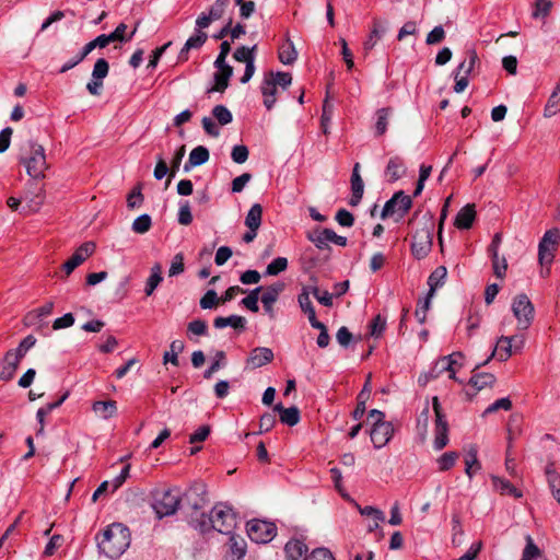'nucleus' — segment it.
I'll use <instances>...</instances> for the list:
<instances>
[{
    "label": "nucleus",
    "instance_id": "nucleus-1",
    "mask_svg": "<svg viewBox=\"0 0 560 560\" xmlns=\"http://www.w3.org/2000/svg\"><path fill=\"white\" fill-rule=\"evenodd\" d=\"M237 516L233 509L223 502L217 503L209 514H200V517H191V526L200 533H208L212 529L230 535L236 527Z\"/></svg>",
    "mask_w": 560,
    "mask_h": 560
},
{
    "label": "nucleus",
    "instance_id": "nucleus-2",
    "mask_svg": "<svg viewBox=\"0 0 560 560\" xmlns=\"http://www.w3.org/2000/svg\"><path fill=\"white\" fill-rule=\"evenodd\" d=\"M130 545V530L121 523H113L97 541L100 552L109 559H118Z\"/></svg>",
    "mask_w": 560,
    "mask_h": 560
},
{
    "label": "nucleus",
    "instance_id": "nucleus-3",
    "mask_svg": "<svg viewBox=\"0 0 560 560\" xmlns=\"http://www.w3.org/2000/svg\"><path fill=\"white\" fill-rule=\"evenodd\" d=\"M35 345L33 336L25 337L15 351H9L2 361H0V381H10L22 358L27 353L30 349Z\"/></svg>",
    "mask_w": 560,
    "mask_h": 560
},
{
    "label": "nucleus",
    "instance_id": "nucleus-4",
    "mask_svg": "<svg viewBox=\"0 0 560 560\" xmlns=\"http://www.w3.org/2000/svg\"><path fill=\"white\" fill-rule=\"evenodd\" d=\"M207 503V489L201 482L192 483L182 495V509H189V524L191 525V517H200L201 509Z\"/></svg>",
    "mask_w": 560,
    "mask_h": 560
},
{
    "label": "nucleus",
    "instance_id": "nucleus-5",
    "mask_svg": "<svg viewBox=\"0 0 560 560\" xmlns=\"http://www.w3.org/2000/svg\"><path fill=\"white\" fill-rule=\"evenodd\" d=\"M412 206V199L409 195H406L402 190L395 192L390 199H388L381 212V218L384 220L388 217L397 215L396 222L401 220Z\"/></svg>",
    "mask_w": 560,
    "mask_h": 560
},
{
    "label": "nucleus",
    "instance_id": "nucleus-6",
    "mask_svg": "<svg viewBox=\"0 0 560 560\" xmlns=\"http://www.w3.org/2000/svg\"><path fill=\"white\" fill-rule=\"evenodd\" d=\"M247 535L256 544H267L277 534L275 523L264 520H252L246 525Z\"/></svg>",
    "mask_w": 560,
    "mask_h": 560
},
{
    "label": "nucleus",
    "instance_id": "nucleus-7",
    "mask_svg": "<svg viewBox=\"0 0 560 560\" xmlns=\"http://www.w3.org/2000/svg\"><path fill=\"white\" fill-rule=\"evenodd\" d=\"M182 506V493L178 489L163 491L155 499L154 510L160 517L173 515Z\"/></svg>",
    "mask_w": 560,
    "mask_h": 560
},
{
    "label": "nucleus",
    "instance_id": "nucleus-8",
    "mask_svg": "<svg viewBox=\"0 0 560 560\" xmlns=\"http://www.w3.org/2000/svg\"><path fill=\"white\" fill-rule=\"evenodd\" d=\"M512 312L520 329H527L534 319V305L526 294H518L512 303Z\"/></svg>",
    "mask_w": 560,
    "mask_h": 560
},
{
    "label": "nucleus",
    "instance_id": "nucleus-9",
    "mask_svg": "<svg viewBox=\"0 0 560 560\" xmlns=\"http://www.w3.org/2000/svg\"><path fill=\"white\" fill-rule=\"evenodd\" d=\"M560 241V231L556 228L545 232L538 244V259L541 265H550Z\"/></svg>",
    "mask_w": 560,
    "mask_h": 560
},
{
    "label": "nucleus",
    "instance_id": "nucleus-10",
    "mask_svg": "<svg viewBox=\"0 0 560 560\" xmlns=\"http://www.w3.org/2000/svg\"><path fill=\"white\" fill-rule=\"evenodd\" d=\"M432 224L416 231L411 243V253L416 259L420 260L428 256L432 248Z\"/></svg>",
    "mask_w": 560,
    "mask_h": 560
},
{
    "label": "nucleus",
    "instance_id": "nucleus-11",
    "mask_svg": "<svg viewBox=\"0 0 560 560\" xmlns=\"http://www.w3.org/2000/svg\"><path fill=\"white\" fill-rule=\"evenodd\" d=\"M307 240L312 242L318 249H327L329 243L345 247L347 245V237L338 235L331 229H316L307 233Z\"/></svg>",
    "mask_w": 560,
    "mask_h": 560
},
{
    "label": "nucleus",
    "instance_id": "nucleus-12",
    "mask_svg": "<svg viewBox=\"0 0 560 560\" xmlns=\"http://www.w3.org/2000/svg\"><path fill=\"white\" fill-rule=\"evenodd\" d=\"M433 409L435 412V436L433 441V447L435 451L443 450L448 443V424L441 411V406L438 397L433 398Z\"/></svg>",
    "mask_w": 560,
    "mask_h": 560
},
{
    "label": "nucleus",
    "instance_id": "nucleus-13",
    "mask_svg": "<svg viewBox=\"0 0 560 560\" xmlns=\"http://www.w3.org/2000/svg\"><path fill=\"white\" fill-rule=\"evenodd\" d=\"M518 338V336H502L498 339L495 347L493 348L490 357L482 363L476 365L475 370L480 369L482 365H486L492 358H497V360L503 362L506 361L512 354L513 341Z\"/></svg>",
    "mask_w": 560,
    "mask_h": 560
},
{
    "label": "nucleus",
    "instance_id": "nucleus-14",
    "mask_svg": "<svg viewBox=\"0 0 560 560\" xmlns=\"http://www.w3.org/2000/svg\"><path fill=\"white\" fill-rule=\"evenodd\" d=\"M394 428L392 422L373 423L370 431L371 441L375 448H382L392 439Z\"/></svg>",
    "mask_w": 560,
    "mask_h": 560
},
{
    "label": "nucleus",
    "instance_id": "nucleus-15",
    "mask_svg": "<svg viewBox=\"0 0 560 560\" xmlns=\"http://www.w3.org/2000/svg\"><path fill=\"white\" fill-rule=\"evenodd\" d=\"M273 351L267 347L254 348L245 362V369L255 370L261 368L273 360Z\"/></svg>",
    "mask_w": 560,
    "mask_h": 560
},
{
    "label": "nucleus",
    "instance_id": "nucleus-16",
    "mask_svg": "<svg viewBox=\"0 0 560 560\" xmlns=\"http://www.w3.org/2000/svg\"><path fill=\"white\" fill-rule=\"evenodd\" d=\"M95 249L93 242L83 243L73 255L63 264V270L70 275L78 266H80L88 257H90Z\"/></svg>",
    "mask_w": 560,
    "mask_h": 560
},
{
    "label": "nucleus",
    "instance_id": "nucleus-17",
    "mask_svg": "<svg viewBox=\"0 0 560 560\" xmlns=\"http://www.w3.org/2000/svg\"><path fill=\"white\" fill-rule=\"evenodd\" d=\"M283 289L284 284L282 282H277L269 285L261 295L264 310L270 316V318L275 317L273 304L277 302Z\"/></svg>",
    "mask_w": 560,
    "mask_h": 560
},
{
    "label": "nucleus",
    "instance_id": "nucleus-18",
    "mask_svg": "<svg viewBox=\"0 0 560 560\" xmlns=\"http://www.w3.org/2000/svg\"><path fill=\"white\" fill-rule=\"evenodd\" d=\"M246 553V541L243 537L235 535L234 532L229 535L228 551L225 560H243Z\"/></svg>",
    "mask_w": 560,
    "mask_h": 560
},
{
    "label": "nucleus",
    "instance_id": "nucleus-19",
    "mask_svg": "<svg viewBox=\"0 0 560 560\" xmlns=\"http://www.w3.org/2000/svg\"><path fill=\"white\" fill-rule=\"evenodd\" d=\"M260 90L264 96V105L270 110L276 104V95L278 92V85L273 82V72H269L265 75Z\"/></svg>",
    "mask_w": 560,
    "mask_h": 560
},
{
    "label": "nucleus",
    "instance_id": "nucleus-20",
    "mask_svg": "<svg viewBox=\"0 0 560 560\" xmlns=\"http://www.w3.org/2000/svg\"><path fill=\"white\" fill-rule=\"evenodd\" d=\"M287 560H307V546L299 539H291L284 547Z\"/></svg>",
    "mask_w": 560,
    "mask_h": 560
},
{
    "label": "nucleus",
    "instance_id": "nucleus-21",
    "mask_svg": "<svg viewBox=\"0 0 560 560\" xmlns=\"http://www.w3.org/2000/svg\"><path fill=\"white\" fill-rule=\"evenodd\" d=\"M209 156V150L206 147L198 145L194 148L189 153L188 161L184 165V171L189 172L192 167L207 163Z\"/></svg>",
    "mask_w": 560,
    "mask_h": 560
},
{
    "label": "nucleus",
    "instance_id": "nucleus-22",
    "mask_svg": "<svg viewBox=\"0 0 560 560\" xmlns=\"http://www.w3.org/2000/svg\"><path fill=\"white\" fill-rule=\"evenodd\" d=\"M273 411L278 412L280 421L289 427L298 424L301 418L300 410L295 406L285 408L282 406V404H277L273 408Z\"/></svg>",
    "mask_w": 560,
    "mask_h": 560
},
{
    "label": "nucleus",
    "instance_id": "nucleus-23",
    "mask_svg": "<svg viewBox=\"0 0 560 560\" xmlns=\"http://www.w3.org/2000/svg\"><path fill=\"white\" fill-rule=\"evenodd\" d=\"M247 320L245 317L240 315H230L228 317H215L213 320V326L217 329H223L225 327H232L236 330H244L246 327Z\"/></svg>",
    "mask_w": 560,
    "mask_h": 560
},
{
    "label": "nucleus",
    "instance_id": "nucleus-24",
    "mask_svg": "<svg viewBox=\"0 0 560 560\" xmlns=\"http://www.w3.org/2000/svg\"><path fill=\"white\" fill-rule=\"evenodd\" d=\"M475 218H476L475 206L468 203L458 211V213L455 218V225H456V228L462 229V230L469 229L472 225Z\"/></svg>",
    "mask_w": 560,
    "mask_h": 560
},
{
    "label": "nucleus",
    "instance_id": "nucleus-25",
    "mask_svg": "<svg viewBox=\"0 0 560 560\" xmlns=\"http://www.w3.org/2000/svg\"><path fill=\"white\" fill-rule=\"evenodd\" d=\"M405 163L399 156L389 159L385 170V176L387 177L388 182L393 183L398 180L405 174Z\"/></svg>",
    "mask_w": 560,
    "mask_h": 560
},
{
    "label": "nucleus",
    "instance_id": "nucleus-26",
    "mask_svg": "<svg viewBox=\"0 0 560 560\" xmlns=\"http://www.w3.org/2000/svg\"><path fill=\"white\" fill-rule=\"evenodd\" d=\"M453 357H463V353L457 351V352H453L448 355L442 357L439 360H436L434 362L433 366L429 370L430 376H432L435 380L441 374L446 372V370H451V365H452L451 359Z\"/></svg>",
    "mask_w": 560,
    "mask_h": 560
},
{
    "label": "nucleus",
    "instance_id": "nucleus-27",
    "mask_svg": "<svg viewBox=\"0 0 560 560\" xmlns=\"http://www.w3.org/2000/svg\"><path fill=\"white\" fill-rule=\"evenodd\" d=\"M447 276V270L444 266H439L435 268L428 278L429 285V295L433 296L436 289L444 284L445 278Z\"/></svg>",
    "mask_w": 560,
    "mask_h": 560
},
{
    "label": "nucleus",
    "instance_id": "nucleus-28",
    "mask_svg": "<svg viewBox=\"0 0 560 560\" xmlns=\"http://www.w3.org/2000/svg\"><path fill=\"white\" fill-rule=\"evenodd\" d=\"M163 281L162 277V267L160 264H155L151 268V273L149 278L147 279L145 287H144V293L147 296H150L153 294L155 289L160 285V283Z\"/></svg>",
    "mask_w": 560,
    "mask_h": 560
},
{
    "label": "nucleus",
    "instance_id": "nucleus-29",
    "mask_svg": "<svg viewBox=\"0 0 560 560\" xmlns=\"http://www.w3.org/2000/svg\"><path fill=\"white\" fill-rule=\"evenodd\" d=\"M546 478L553 499L560 504V475L556 472L552 465L546 467Z\"/></svg>",
    "mask_w": 560,
    "mask_h": 560
},
{
    "label": "nucleus",
    "instance_id": "nucleus-30",
    "mask_svg": "<svg viewBox=\"0 0 560 560\" xmlns=\"http://www.w3.org/2000/svg\"><path fill=\"white\" fill-rule=\"evenodd\" d=\"M560 112V83L557 84L551 95L549 96L545 108L544 117L550 118Z\"/></svg>",
    "mask_w": 560,
    "mask_h": 560
},
{
    "label": "nucleus",
    "instance_id": "nucleus-31",
    "mask_svg": "<svg viewBox=\"0 0 560 560\" xmlns=\"http://www.w3.org/2000/svg\"><path fill=\"white\" fill-rule=\"evenodd\" d=\"M478 60V56L475 50H469L467 52V57L464 61H462L456 70L454 71V79H457L459 74L469 77L471 71L474 70V67Z\"/></svg>",
    "mask_w": 560,
    "mask_h": 560
},
{
    "label": "nucleus",
    "instance_id": "nucleus-32",
    "mask_svg": "<svg viewBox=\"0 0 560 560\" xmlns=\"http://www.w3.org/2000/svg\"><path fill=\"white\" fill-rule=\"evenodd\" d=\"M262 207L259 203H254L247 212L245 218V225L249 230H258L261 224Z\"/></svg>",
    "mask_w": 560,
    "mask_h": 560
},
{
    "label": "nucleus",
    "instance_id": "nucleus-33",
    "mask_svg": "<svg viewBox=\"0 0 560 560\" xmlns=\"http://www.w3.org/2000/svg\"><path fill=\"white\" fill-rule=\"evenodd\" d=\"M298 57V51L294 47V44L289 38L284 44L279 48V60L283 65H292Z\"/></svg>",
    "mask_w": 560,
    "mask_h": 560
},
{
    "label": "nucleus",
    "instance_id": "nucleus-34",
    "mask_svg": "<svg viewBox=\"0 0 560 560\" xmlns=\"http://www.w3.org/2000/svg\"><path fill=\"white\" fill-rule=\"evenodd\" d=\"M370 394H371V388H370V384L368 381L365 383V385L363 386L362 390L358 395V404H357L355 409L352 412V417L354 420H360L363 417V415L365 412V402L369 399Z\"/></svg>",
    "mask_w": 560,
    "mask_h": 560
},
{
    "label": "nucleus",
    "instance_id": "nucleus-35",
    "mask_svg": "<svg viewBox=\"0 0 560 560\" xmlns=\"http://www.w3.org/2000/svg\"><path fill=\"white\" fill-rule=\"evenodd\" d=\"M495 382V377L491 373H474L470 377L469 384H471L477 390H481L487 386H492Z\"/></svg>",
    "mask_w": 560,
    "mask_h": 560
},
{
    "label": "nucleus",
    "instance_id": "nucleus-36",
    "mask_svg": "<svg viewBox=\"0 0 560 560\" xmlns=\"http://www.w3.org/2000/svg\"><path fill=\"white\" fill-rule=\"evenodd\" d=\"M93 410L101 415L104 419H108L117 410L116 401L114 400H107V401H95L93 404Z\"/></svg>",
    "mask_w": 560,
    "mask_h": 560
},
{
    "label": "nucleus",
    "instance_id": "nucleus-37",
    "mask_svg": "<svg viewBox=\"0 0 560 560\" xmlns=\"http://www.w3.org/2000/svg\"><path fill=\"white\" fill-rule=\"evenodd\" d=\"M171 351H166L163 355V363H172L173 365H178V353L184 349V342L180 340H174L171 343Z\"/></svg>",
    "mask_w": 560,
    "mask_h": 560
},
{
    "label": "nucleus",
    "instance_id": "nucleus-38",
    "mask_svg": "<svg viewBox=\"0 0 560 560\" xmlns=\"http://www.w3.org/2000/svg\"><path fill=\"white\" fill-rule=\"evenodd\" d=\"M257 46L254 45L253 47H246V46H241L238 47L234 54H233V58L236 60V61H240V62H245V65H247V62H255V50H256Z\"/></svg>",
    "mask_w": 560,
    "mask_h": 560
},
{
    "label": "nucleus",
    "instance_id": "nucleus-39",
    "mask_svg": "<svg viewBox=\"0 0 560 560\" xmlns=\"http://www.w3.org/2000/svg\"><path fill=\"white\" fill-rule=\"evenodd\" d=\"M541 556V550L534 542V539L527 535L526 536V546L523 550L522 558L523 560H535Z\"/></svg>",
    "mask_w": 560,
    "mask_h": 560
},
{
    "label": "nucleus",
    "instance_id": "nucleus-40",
    "mask_svg": "<svg viewBox=\"0 0 560 560\" xmlns=\"http://www.w3.org/2000/svg\"><path fill=\"white\" fill-rule=\"evenodd\" d=\"M457 458H458V453L445 452L436 459L439 470L446 471V470L451 469L455 465Z\"/></svg>",
    "mask_w": 560,
    "mask_h": 560
},
{
    "label": "nucleus",
    "instance_id": "nucleus-41",
    "mask_svg": "<svg viewBox=\"0 0 560 560\" xmlns=\"http://www.w3.org/2000/svg\"><path fill=\"white\" fill-rule=\"evenodd\" d=\"M465 472L468 476L469 479L472 478L476 470H479L481 468L478 458H477V451L471 448L466 458H465Z\"/></svg>",
    "mask_w": 560,
    "mask_h": 560
},
{
    "label": "nucleus",
    "instance_id": "nucleus-42",
    "mask_svg": "<svg viewBox=\"0 0 560 560\" xmlns=\"http://www.w3.org/2000/svg\"><path fill=\"white\" fill-rule=\"evenodd\" d=\"M67 394L62 395L59 399L48 402L45 406H42L39 409H37V422H39L42 425L45 422V417L54 409L60 407L62 402L67 398Z\"/></svg>",
    "mask_w": 560,
    "mask_h": 560
},
{
    "label": "nucleus",
    "instance_id": "nucleus-43",
    "mask_svg": "<svg viewBox=\"0 0 560 560\" xmlns=\"http://www.w3.org/2000/svg\"><path fill=\"white\" fill-rule=\"evenodd\" d=\"M212 115L221 126H225L233 120L232 113L224 105H215L212 108Z\"/></svg>",
    "mask_w": 560,
    "mask_h": 560
},
{
    "label": "nucleus",
    "instance_id": "nucleus-44",
    "mask_svg": "<svg viewBox=\"0 0 560 560\" xmlns=\"http://www.w3.org/2000/svg\"><path fill=\"white\" fill-rule=\"evenodd\" d=\"M207 38L208 36L206 33L195 30L194 35H191L185 43V50L200 48L206 43Z\"/></svg>",
    "mask_w": 560,
    "mask_h": 560
},
{
    "label": "nucleus",
    "instance_id": "nucleus-45",
    "mask_svg": "<svg viewBox=\"0 0 560 560\" xmlns=\"http://www.w3.org/2000/svg\"><path fill=\"white\" fill-rule=\"evenodd\" d=\"M178 223L182 225H189L192 222V214L188 200L179 201V209L177 215Z\"/></svg>",
    "mask_w": 560,
    "mask_h": 560
},
{
    "label": "nucleus",
    "instance_id": "nucleus-46",
    "mask_svg": "<svg viewBox=\"0 0 560 560\" xmlns=\"http://www.w3.org/2000/svg\"><path fill=\"white\" fill-rule=\"evenodd\" d=\"M288 268V259L285 257L275 258L266 268L265 275L277 276Z\"/></svg>",
    "mask_w": 560,
    "mask_h": 560
},
{
    "label": "nucleus",
    "instance_id": "nucleus-47",
    "mask_svg": "<svg viewBox=\"0 0 560 560\" xmlns=\"http://www.w3.org/2000/svg\"><path fill=\"white\" fill-rule=\"evenodd\" d=\"M261 291V287H257L254 290L249 292L247 296H245L241 303L248 308L252 312H258V300H259V292Z\"/></svg>",
    "mask_w": 560,
    "mask_h": 560
},
{
    "label": "nucleus",
    "instance_id": "nucleus-48",
    "mask_svg": "<svg viewBox=\"0 0 560 560\" xmlns=\"http://www.w3.org/2000/svg\"><path fill=\"white\" fill-rule=\"evenodd\" d=\"M151 224V217L147 213L141 214L132 222V231L138 234H144L150 230Z\"/></svg>",
    "mask_w": 560,
    "mask_h": 560
},
{
    "label": "nucleus",
    "instance_id": "nucleus-49",
    "mask_svg": "<svg viewBox=\"0 0 560 560\" xmlns=\"http://www.w3.org/2000/svg\"><path fill=\"white\" fill-rule=\"evenodd\" d=\"M126 30H127V25L125 23H120L114 30V32L107 34L109 40L112 43L113 42H128V40H130L132 38V36L136 34L137 27H135V30L131 32V34L128 37H126V35H125Z\"/></svg>",
    "mask_w": 560,
    "mask_h": 560
},
{
    "label": "nucleus",
    "instance_id": "nucleus-50",
    "mask_svg": "<svg viewBox=\"0 0 560 560\" xmlns=\"http://www.w3.org/2000/svg\"><path fill=\"white\" fill-rule=\"evenodd\" d=\"M109 71V65L106 59L100 58L96 60L92 71V78L103 81Z\"/></svg>",
    "mask_w": 560,
    "mask_h": 560
},
{
    "label": "nucleus",
    "instance_id": "nucleus-51",
    "mask_svg": "<svg viewBox=\"0 0 560 560\" xmlns=\"http://www.w3.org/2000/svg\"><path fill=\"white\" fill-rule=\"evenodd\" d=\"M298 303L303 313L307 315L308 320L316 317L315 308L311 302V298H307L306 293H300L298 295Z\"/></svg>",
    "mask_w": 560,
    "mask_h": 560
},
{
    "label": "nucleus",
    "instance_id": "nucleus-52",
    "mask_svg": "<svg viewBox=\"0 0 560 560\" xmlns=\"http://www.w3.org/2000/svg\"><path fill=\"white\" fill-rule=\"evenodd\" d=\"M54 307L52 302H48L45 305L37 308V332L43 336H48V331H46V324L39 319L42 316L48 315Z\"/></svg>",
    "mask_w": 560,
    "mask_h": 560
},
{
    "label": "nucleus",
    "instance_id": "nucleus-53",
    "mask_svg": "<svg viewBox=\"0 0 560 560\" xmlns=\"http://www.w3.org/2000/svg\"><path fill=\"white\" fill-rule=\"evenodd\" d=\"M233 74V69H229L228 71H217L214 73L215 88L214 90L218 92H223L228 85L229 80Z\"/></svg>",
    "mask_w": 560,
    "mask_h": 560
},
{
    "label": "nucleus",
    "instance_id": "nucleus-54",
    "mask_svg": "<svg viewBox=\"0 0 560 560\" xmlns=\"http://www.w3.org/2000/svg\"><path fill=\"white\" fill-rule=\"evenodd\" d=\"M364 192V184L361 182H352L351 183V197L349 200V205L355 207L360 203L362 196Z\"/></svg>",
    "mask_w": 560,
    "mask_h": 560
},
{
    "label": "nucleus",
    "instance_id": "nucleus-55",
    "mask_svg": "<svg viewBox=\"0 0 560 560\" xmlns=\"http://www.w3.org/2000/svg\"><path fill=\"white\" fill-rule=\"evenodd\" d=\"M225 353L223 351H218L215 353V358L210 366L205 371L203 377L211 378L212 375L220 370L224 365Z\"/></svg>",
    "mask_w": 560,
    "mask_h": 560
},
{
    "label": "nucleus",
    "instance_id": "nucleus-56",
    "mask_svg": "<svg viewBox=\"0 0 560 560\" xmlns=\"http://www.w3.org/2000/svg\"><path fill=\"white\" fill-rule=\"evenodd\" d=\"M369 327H370V335L375 338H378L385 330L386 318L378 314L372 319Z\"/></svg>",
    "mask_w": 560,
    "mask_h": 560
},
{
    "label": "nucleus",
    "instance_id": "nucleus-57",
    "mask_svg": "<svg viewBox=\"0 0 560 560\" xmlns=\"http://www.w3.org/2000/svg\"><path fill=\"white\" fill-rule=\"evenodd\" d=\"M385 33V28L382 27L380 24L375 23L369 38L364 43V49L371 50L375 44L376 40L380 39Z\"/></svg>",
    "mask_w": 560,
    "mask_h": 560
},
{
    "label": "nucleus",
    "instance_id": "nucleus-58",
    "mask_svg": "<svg viewBox=\"0 0 560 560\" xmlns=\"http://www.w3.org/2000/svg\"><path fill=\"white\" fill-rule=\"evenodd\" d=\"M331 116H332V105L329 104V102L327 100H325L324 105H323V113H322V117H320V126H322L323 132L325 135L328 133L329 124L331 121Z\"/></svg>",
    "mask_w": 560,
    "mask_h": 560
},
{
    "label": "nucleus",
    "instance_id": "nucleus-59",
    "mask_svg": "<svg viewBox=\"0 0 560 560\" xmlns=\"http://www.w3.org/2000/svg\"><path fill=\"white\" fill-rule=\"evenodd\" d=\"M389 110L387 108H381L376 113V124L375 129L377 135H383L387 129Z\"/></svg>",
    "mask_w": 560,
    "mask_h": 560
},
{
    "label": "nucleus",
    "instance_id": "nucleus-60",
    "mask_svg": "<svg viewBox=\"0 0 560 560\" xmlns=\"http://www.w3.org/2000/svg\"><path fill=\"white\" fill-rule=\"evenodd\" d=\"M232 160L237 164H243L248 159V149L246 145L236 144L232 148L231 152Z\"/></svg>",
    "mask_w": 560,
    "mask_h": 560
},
{
    "label": "nucleus",
    "instance_id": "nucleus-61",
    "mask_svg": "<svg viewBox=\"0 0 560 560\" xmlns=\"http://www.w3.org/2000/svg\"><path fill=\"white\" fill-rule=\"evenodd\" d=\"M551 9V2L549 0H536L535 9L532 13L534 19L546 18Z\"/></svg>",
    "mask_w": 560,
    "mask_h": 560
},
{
    "label": "nucleus",
    "instance_id": "nucleus-62",
    "mask_svg": "<svg viewBox=\"0 0 560 560\" xmlns=\"http://www.w3.org/2000/svg\"><path fill=\"white\" fill-rule=\"evenodd\" d=\"M143 202V195L141 192V187H135L127 198V206L130 209L139 208Z\"/></svg>",
    "mask_w": 560,
    "mask_h": 560
},
{
    "label": "nucleus",
    "instance_id": "nucleus-63",
    "mask_svg": "<svg viewBox=\"0 0 560 560\" xmlns=\"http://www.w3.org/2000/svg\"><path fill=\"white\" fill-rule=\"evenodd\" d=\"M187 330L189 334L191 335H195V336H203L207 334L208 331V325L205 320L202 319H195V320H191L188 326H187Z\"/></svg>",
    "mask_w": 560,
    "mask_h": 560
},
{
    "label": "nucleus",
    "instance_id": "nucleus-64",
    "mask_svg": "<svg viewBox=\"0 0 560 560\" xmlns=\"http://www.w3.org/2000/svg\"><path fill=\"white\" fill-rule=\"evenodd\" d=\"M445 38V31L442 25L435 26L425 38L428 45H435L441 43Z\"/></svg>",
    "mask_w": 560,
    "mask_h": 560
}]
</instances>
